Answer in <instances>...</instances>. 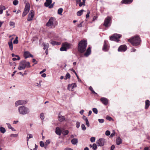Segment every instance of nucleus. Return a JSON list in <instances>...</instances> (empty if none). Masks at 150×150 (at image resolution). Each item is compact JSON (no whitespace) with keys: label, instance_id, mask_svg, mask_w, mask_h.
<instances>
[{"label":"nucleus","instance_id":"1","mask_svg":"<svg viewBox=\"0 0 150 150\" xmlns=\"http://www.w3.org/2000/svg\"><path fill=\"white\" fill-rule=\"evenodd\" d=\"M87 45V41L84 40H82L80 41L78 44V50L79 52L83 53L86 49Z\"/></svg>","mask_w":150,"mask_h":150},{"label":"nucleus","instance_id":"2","mask_svg":"<svg viewBox=\"0 0 150 150\" xmlns=\"http://www.w3.org/2000/svg\"><path fill=\"white\" fill-rule=\"evenodd\" d=\"M128 40L134 46L140 45L141 41L140 38L138 36H134L133 37L128 39Z\"/></svg>","mask_w":150,"mask_h":150},{"label":"nucleus","instance_id":"3","mask_svg":"<svg viewBox=\"0 0 150 150\" xmlns=\"http://www.w3.org/2000/svg\"><path fill=\"white\" fill-rule=\"evenodd\" d=\"M18 110L20 114L23 115L28 114L30 112L29 109L23 105L19 107L18 108Z\"/></svg>","mask_w":150,"mask_h":150},{"label":"nucleus","instance_id":"4","mask_svg":"<svg viewBox=\"0 0 150 150\" xmlns=\"http://www.w3.org/2000/svg\"><path fill=\"white\" fill-rule=\"evenodd\" d=\"M30 67V62L24 60L21 61L18 69L20 70H21L24 69L26 67L29 68Z\"/></svg>","mask_w":150,"mask_h":150},{"label":"nucleus","instance_id":"5","mask_svg":"<svg viewBox=\"0 0 150 150\" xmlns=\"http://www.w3.org/2000/svg\"><path fill=\"white\" fill-rule=\"evenodd\" d=\"M55 19L54 17H51L49 19L48 22L46 23L47 26L51 28H54L57 25Z\"/></svg>","mask_w":150,"mask_h":150},{"label":"nucleus","instance_id":"6","mask_svg":"<svg viewBox=\"0 0 150 150\" xmlns=\"http://www.w3.org/2000/svg\"><path fill=\"white\" fill-rule=\"evenodd\" d=\"M70 45L68 43L65 42L62 44V47L60 49L61 51H66L67 49H69L70 47Z\"/></svg>","mask_w":150,"mask_h":150},{"label":"nucleus","instance_id":"7","mask_svg":"<svg viewBox=\"0 0 150 150\" xmlns=\"http://www.w3.org/2000/svg\"><path fill=\"white\" fill-rule=\"evenodd\" d=\"M122 36L120 34L115 33L111 36L110 38V40L118 42L119 41V39Z\"/></svg>","mask_w":150,"mask_h":150},{"label":"nucleus","instance_id":"8","mask_svg":"<svg viewBox=\"0 0 150 150\" xmlns=\"http://www.w3.org/2000/svg\"><path fill=\"white\" fill-rule=\"evenodd\" d=\"M30 9V5L29 3L26 4L24 11L23 13L22 16L24 17L29 12Z\"/></svg>","mask_w":150,"mask_h":150},{"label":"nucleus","instance_id":"9","mask_svg":"<svg viewBox=\"0 0 150 150\" xmlns=\"http://www.w3.org/2000/svg\"><path fill=\"white\" fill-rule=\"evenodd\" d=\"M111 20V18L110 16L107 17L105 19L103 25L105 27L109 26L110 25Z\"/></svg>","mask_w":150,"mask_h":150},{"label":"nucleus","instance_id":"10","mask_svg":"<svg viewBox=\"0 0 150 150\" xmlns=\"http://www.w3.org/2000/svg\"><path fill=\"white\" fill-rule=\"evenodd\" d=\"M105 140L104 138H100L96 142L98 146H102L104 145Z\"/></svg>","mask_w":150,"mask_h":150},{"label":"nucleus","instance_id":"11","mask_svg":"<svg viewBox=\"0 0 150 150\" xmlns=\"http://www.w3.org/2000/svg\"><path fill=\"white\" fill-rule=\"evenodd\" d=\"M27 101L25 100H19L16 101L15 103V105L16 107L20 105L25 104L27 103Z\"/></svg>","mask_w":150,"mask_h":150},{"label":"nucleus","instance_id":"12","mask_svg":"<svg viewBox=\"0 0 150 150\" xmlns=\"http://www.w3.org/2000/svg\"><path fill=\"white\" fill-rule=\"evenodd\" d=\"M34 16V13L33 10H31L28 15L27 20L30 21L32 20Z\"/></svg>","mask_w":150,"mask_h":150},{"label":"nucleus","instance_id":"13","mask_svg":"<svg viewBox=\"0 0 150 150\" xmlns=\"http://www.w3.org/2000/svg\"><path fill=\"white\" fill-rule=\"evenodd\" d=\"M23 56L25 59H27L29 57H33V56L30 52L27 51H25L23 54Z\"/></svg>","mask_w":150,"mask_h":150},{"label":"nucleus","instance_id":"14","mask_svg":"<svg viewBox=\"0 0 150 150\" xmlns=\"http://www.w3.org/2000/svg\"><path fill=\"white\" fill-rule=\"evenodd\" d=\"M127 47L125 45H123L120 46L118 49L119 52H125L127 49Z\"/></svg>","mask_w":150,"mask_h":150},{"label":"nucleus","instance_id":"15","mask_svg":"<svg viewBox=\"0 0 150 150\" xmlns=\"http://www.w3.org/2000/svg\"><path fill=\"white\" fill-rule=\"evenodd\" d=\"M106 40H105L103 47V50L105 52L108 51V45L106 43Z\"/></svg>","mask_w":150,"mask_h":150},{"label":"nucleus","instance_id":"16","mask_svg":"<svg viewBox=\"0 0 150 150\" xmlns=\"http://www.w3.org/2000/svg\"><path fill=\"white\" fill-rule=\"evenodd\" d=\"M100 101L105 105H106L108 103V101L107 98L104 97H102L100 99Z\"/></svg>","mask_w":150,"mask_h":150},{"label":"nucleus","instance_id":"17","mask_svg":"<svg viewBox=\"0 0 150 150\" xmlns=\"http://www.w3.org/2000/svg\"><path fill=\"white\" fill-rule=\"evenodd\" d=\"M91 48L90 47H89L86 50V52L84 54V55L86 57H88L91 54Z\"/></svg>","mask_w":150,"mask_h":150},{"label":"nucleus","instance_id":"18","mask_svg":"<svg viewBox=\"0 0 150 150\" xmlns=\"http://www.w3.org/2000/svg\"><path fill=\"white\" fill-rule=\"evenodd\" d=\"M60 112H59L58 115V120L60 122H62L65 120V118L64 116L61 115Z\"/></svg>","mask_w":150,"mask_h":150},{"label":"nucleus","instance_id":"19","mask_svg":"<svg viewBox=\"0 0 150 150\" xmlns=\"http://www.w3.org/2000/svg\"><path fill=\"white\" fill-rule=\"evenodd\" d=\"M76 83H74L71 84H69L68 85V88L69 89H71L72 90L75 87H76Z\"/></svg>","mask_w":150,"mask_h":150},{"label":"nucleus","instance_id":"20","mask_svg":"<svg viewBox=\"0 0 150 150\" xmlns=\"http://www.w3.org/2000/svg\"><path fill=\"white\" fill-rule=\"evenodd\" d=\"M52 0H46V2L44 3V6L46 7H49L50 5L52 3Z\"/></svg>","mask_w":150,"mask_h":150},{"label":"nucleus","instance_id":"21","mask_svg":"<svg viewBox=\"0 0 150 150\" xmlns=\"http://www.w3.org/2000/svg\"><path fill=\"white\" fill-rule=\"evenodd\" d=\"M133 1V0H122L121 3L122 4H129Z\"/></svg>","mask_w":150,"mask_h":150},{"label":"nucleus","instance_id":"22","mask_svg":"<svg viewBox=\"0 0 150 150\" xmlns=\"http://www.w3.org/2000/svg\"><path fill=\"white\" fill-rule=\"evenodd\" d=\"M55 133H56L59 136L61 135L62 132L59 127H57L55 129Z\"/></svg>","mask_w":150,"mask_h":150},{"label":"nucleus","instance_id":"23","mask_svg":"<svg viewBox=\"0 0 150 150\" xmlns=\"http://www.w3.org/2000/svg\"><path fill=\"white\" fill-rule=\"evenodd\" d=\"M116 144L117 145H119L122 143V140L120 137H117L116 140Z\"/></svg>","mask_w":150,"mask_h":150},{"label":"nucleus","instance_id":"24","mask_svg":"<svg viewBox=\"0 0 150 150\" xmlns=\"http://www.w3.org/2000/svg\"><path fill=\"white\" fill-rule=\"evenodd\" d=\"M150 105V101L148 100H146L145 101V109H147L149 108Z\"/></svg>","mask_w":150,"mask_h":150},{"label":"nucleus","instance_id":"25","mask_svg":"<svg viewBox=\"0 0 150 150\" xmlns=\"http://www.w3.org/2000/svg\"><path fill=\"white\" fill-rule=\"evenodd\" d=\"M78 142V139L76 138L73 139L71 141V142L74 145L76 144Z\"/></svg>","mask_w":150,"mask_h":150},{"label":"nucleus","instance_id":"26","mask_svg":"<svg viewBox=\"0 0 150 150\" xmlns=\"http://www.w3.org/2000/svg\"><path fill=\"white\" fill-rule=\"evenodd\" d=\"M10 49L11 50H12L13 49V43L12 42V40L10 41H9L8 42Z\"/></svg>","mask_w":150,"mask_h":150},{"label":"nucleus","instance_id":"27","mask_svg":"<svg viewBox=\"0 0 150 150\" xmlns=\"http://www.w3.org/2000/svg\"><path fill=\"white\" fill-rule=\"evenodd\" d=\"M84 11V10L83 9H82L81 10L78 11L76 13L77 15L78 16H81L83 13V12Z\"/></svg>","mask_w":150,"mask_h":150},{"label":"nucleus","instance_id":"28","mask_svg":"<svg viewBox=\"0 0 150 150\" xmlns=\"http://www.w3.org/2000/svg\"><path fill=\"white\" fill-rule=\"evenodd\" d=\"M43 46H44V47L43 48L44 50H45L46 49H47L49 47V44L48 43H43Z\"/></svg>","mask_w":150,"mask_h":150},{"label":"nucleus","instance_id":"29","mask_svg":"<svg viewBox=\"0 0 150 150\" xmlns=\"http://www.w3.org/2000/svg\"><path fill=\"white\" fill-rule=\"evenodd\" d=\"M69 133V132L68 130H65L63 129L62 131V134L64 136H65L67 135Z\"/></svg>","mask_w":150,"mask_h":150},{"label":"nucleus","instance_id":"30","mask_svg":"<svg viewBox=\"0 0 150 150\" xmlns=\"http://www.w3.org/2000/svg\"><path fill=\"white\" fill-rule=\"evenodd\" d=\"M0 131L2 133L4 134L6 132V129L3 127H0Z\"/></svg>","mask_w":150,"mask_h":150},{"label":"nucleus","instance_id":"31","mask_svg":"<svg viewBox=\"0 0 150 150\" xmlns=\"http://www.w3.org/2000/svg\"><path fill=\"white\" fill-rule=\"evenodd\" d=\"M70 75L69 73H67L66 74L64 79L65 80H67L68 79H69L70 77Z\"/></svg>","mask_w":150,"mask_h":150},{"label":"nucleus","instance_id":"32","mask_svg":"<svg viewBox=\"0 0 150 150\" xmlns=\"http://www.w3.org/2000/svg\"><path fill=\"white\" fill-rule=\"evenodd\" d=\"M63 9L62 8H59L58 10V13L59 15H62Z\"/></svg>","mask_w":150,"mask_h":150},{"label":"nucleus","instance_id":"33","mask_svg":"<svg viewBox=\"0 0 150 150\" xmlns=\"http://www.w3.org/2000/svg\"><path fill=\"white\" fill-rule=\"evenodd\" d=\"M89 89L92 92V93H94V94H96V95L97 94V93H96L95 92V91H94V90L93 89L92 87L91 86H90L89 88Z\"/></svg>","mask_w":150,"mask_h":150},{"label":"nucleus","instance_id":"34","mask_svg":"<svg viewBox=\"0 0 150 150\" xmlns=\"http://www.w3.org/2000/svg\"><path fill=\"white\" fill-rule=\"evenodd\" d=\"M97 148V146L96 144L94 143L92 145V149L93 150H96Z\"/></svg>","mask_w":150,"mask_h":150},{"label":"nucleus","instance_id":"35","mask_svg":"<svg viewBox=\"0 0 150 150\" xmlns=\"http://www.w3.org/2000/svg\"><path fill=\"white\" fill-rule=\"evenodd\" d=\"M33 136L32 134H28L27 135V138L28 139H30L33 138Z\"/></svg>","mask_w":150,"mask_h":150},{"label":"nucleus","instance_id":"36","mask_svg":"<svg viewBox=\"0 0 150 150\" xmlns=\"http://www.w3.org/2000/svg\"><path fill=\"white\" fill-rule=\"evenodd\" d=\"M13 4L16 6L18 4V1L17 0H14L13 2Z\"/></svg>","mask_w":150,"mask_h":150},{"label":"nucleus","instance_id":"37","mask_svg":"<svg viewBox=\"0 0 150 150\" xmlns=\"http://www.w3.org/2000/svg\"><path fill=\"white\" fill-rule=\"evenodd\" d=\"M93 111L96 114H97L98 113V110L96 108H94L92 109Z\"/></svg>","mask_w":150,"mask_h":150},{"label":"nucleus","instance_id":"38","mask_svg":"<svg viewBox=\"0 0 150 150\" xmlns=\"http://www.w3.org/2000/svg\"><path fill=\"white\" fill-rule=\"evenodd\" d=\"M40 146L42 147H43L45 145L44 143L42 141L40 142Z\"/></svg>","mask_w":150,"mask_h":150},{"label":"nucleus","instance_id":"39","mask_svg":"<svg viewBox=\"0 0 150 150\" xmlns=\"http://www.w3.org/2000/svg\"><path fill=\"white\" fill-rule=\"evenodd\" d=\"M40 117L42 120H43L45 118L44 113H41L40 115Z\"/></svg>","mask_w":150,"mask_h":150},{"label":"nucleus","instance_id":"40","mask_svg":"<svg viewBox=\"0 0 150 150\" xmlns=\"http://www.w3.org/2000/svg\"><path fill=\"white\" fill-rule=\"evenodd\" d=\"M18 37H16L15 40L13 41V43L14 44H17L18 43Z\"/></svg>","mask_w":150,"mask_h":150},{"label":"nucleus","instance_id":"41","mask_svg":"<svg viewBox=\"0 0 150 150\" xmlns=\"http://www.w3.org/2000/svg\"><path fill=\"white\" fill-rule=\"evenodd\" d=\"M115 132L114 130L112 131V132L111 133V134H110V138H112V137L114 135H115Z\"/></svg>","mask_w":150,"mask_h":150},{"label":"nucleus","instance_id":"42","mask_svg":"<svg viewBox=\"0 0 150 150\" xmlns=\"http://www.w3.org/2000/svg\"><path fill=\"white\" fill-rule=\"evenodd\" d=\"M81 127L82 129L84 131V130H86V127L85 125L84 124H82L81 125Z\"/></svg>","mask_w":150,"mask_h":150},{"label":"nucleus","instance_id":"43","mask_svg":"<svg viewBox=\"0 0 150 150\" xmlns=\"http://www.w3.org/2000/svg\"><path fill=\"white\" fill-rule=\"evenodd\" d=\"M110 132L109 130H107L105 132V135L107 136H108L110 135Z\"/></svg>","mask_w":150,"mask_h":150},{"label":"nucleus","instance_id":"44","mask_svg":"<svg viewBox=\"0 0 150 150\" xmlns=\"http://www.w3.org/2000/svg\"><path fill=\"white\" fill-rule=\"evenodd\" d=\"M85 122H86V125L88 127H89L90 126L89 122L88 119H85Z\"/></svg>","mask_w":150,"mask_h":150},{"label":"nucleus","instance_id":"45","mask_svg":"<svg viewBox=\"0 0 150 150\" xmlns=\"http://www.w3.org/2000/svg\"><path fill=\"white\" fill-rule=\"evenodd\" d=\"M95 138L94 137H91L90 139V141L92 142H94L95 140Z\"/></svg>","mask_w":150,"mask_h":150},{"label":"nucleus","instance_id":"46","mask_svg":"<svg viewBox=\"0 0 150 150\" xmlns=\"http://www.w3.org/2000/svg\"><path fill=\"white\" fill-rule=\"evenodd\" d=\"M50 139H47L46 140V142H45V144L48 145L50 144Z\"/></svg>","mask_w":150,"mask_h":150},{"label":"nucleus","instance_id":"47","mask_svg":"<svg viewBox=\"0 0 150 150\" xmlns=\"http://www.w3.org/2000/svg\"><path fill=\"white\" fill-rule=\"evenodd\" d=\"M50 43L53 45H54L56 44V41L52 40L50 42Z\"/></svg>","mask_w":150,"mask_h":150},{"label":"nucleus","instance_id":"48","mask_svg":"<svg viewBox=\"0 0 150 150\" xmlns=\"http://www.w3.org/2000/svg\"><path fill=\"white\" fill-rule=\"evenodd\" d=\"M55 3L54 2L53 3H52V4H51L50 5V6H49V8H52L54 6V5Z\"/></svg>","mask_w":150,"mask_h":150},{"label":"nucleus","instance_id":"49","mask_svg":"<svg viewBox=\"0 0 150 150\" xmlns=\"http://www.w3.org/2000/svg\"><path fill=\"white\" fill-rule=\"evenodd\" d=\"M98 121L100 123H103L104 121V120L103 119H99Z\"/></svg>","mask_w":150,"mask_h":150},{"label":"nucleus","instance_id":"50","mask_svg":"<svg viewBox=\"0 0 150 150\" xmlns=\"http://www.w3.org/2000/svg\"><path fill=\"white\" fill-rule=\"evenodd\" d=\"M0 8L3 11L4 10H5L6 9V8L4 6L1 5L0 6Z\"/></svg>","mask_w":150,"mask_h":150},{"label":"nucleus","instance_id":"51","mask_svg":"<svg viewBox=\"0 0 150 150\" xmlns=\"http://www.w3.org/2000/svg\"><path fill=\"white\" fill-rule=\"evenodd\" d=\"M75 74L76 75V77H77V79H78V81L79 82H82L81 80V79H80L79 76L77 75V73L76 74Z\"/></svg>","mask_w":150,"mask_h":150},{"label":"nucleus","instance_id":"52","mask_svg":"<svg viewBox=\"0 0 150 150\" xmlns=\"http://www.w3.org/2000/svg\"><path fill=\"white\" fill-rule=\"evenodd\" d=\"M83 21L81 22L80 24H78L77 25V26L79 28L81 27L82 26V24H83Z\"/></svg>","mask_w":150,"mask_h":150},{"label":"nucleus","instance_id":"53","mask_svg":"<svg viewBox=\"0 0 150 150\" xmlns=\"http://www.w3.org/2000/svg\"><path fill=\"white\" fill-rule=\"evenodd\" d=\"M76 127L77 128H78L80 126V123L79 122H77L76 123Z\"/></svg>","mask_w":150,"mask_h":150},{"label":"nucleus","instance_id":"54","mask_svg":"<svg viewBox=\"0 0 150 150\" xmlns=\"http://www.w3.org/2000/svg\"><path fill=\"white\" fill-rule=\"evenodd\" d=\"M17 136H18V135L17 134H11L10 135V137H17Z\"/></svg>","mask_w":150,"mask_h":150},{"label":"nucleus","instance_id":"55","mask_svg":"<svg viewBox=\"0 0 150 150\" xmlns=\"http://www.w3.org/2000/svg\"><path fill=\"white\" fill-rule=\"evenodd\" d=\"M14 24L15 23L11 21L10 22V25L11 26H14Z\"/></svg>","mask_w":150,"mask_h":150},{"label":"nucleus","instance_id":"56","mask_svg":"<svg viewBox=\"0 0 150 150\" xmlns=\"http://www.w3.org/2000/svg\"><path fill=\"white\" fill-rule=\"evenodd\" d=\"M6 124L7 125L9 129H11V125L9 123H6Z\"/></svg>","mask_w":150,"mask_h":150},{"label":"nucleus","instance_id":"57","mask_svg":"<svg viewBox=\"0 0 150 150\" xmlns=\"http://www.w3.org/2000/svg\"><path fill=\"white\" fill-rule=\"evenodd\" d=\"M41 82L40 81L39 83H37V85H36V86H38L39 87H40L41 86V84H40Z\"/></svg>","mask_w":150,"mask_h":150},{"label":"nucleus","instance_id":"58","mask_svg":"<svg viewBox=\"0 0 150 150\" xmlns=\"http://www.w3.org/2000/svg\"><path fill=\"white\" fill-rule=\"evenodd\" d=\"M90 12L88 11L86 15V18H87L89 17Z\"/></svg>","mask_w":150,"mask_h":150},{"label":"nucleus","instance_id":"59","mask_svg":"<svg viewBox=\"0 0 150 150\" xmlns=\"http://www.w3.org/2000/svg\"><path fill=\"white\" fill-rule=\"evenodd\" d=\"M82 5L85 6V4H84L82 2H80L79 4V6L80 7H81Z\"/></svg>","mask_w":150,"mask_h":150},{"label":"nucleus","instance_id":"60","mask_svg":"<svg viewBox=\"0 0 150 150\" xmlns=\"http://www.w3.org/2000/svg\"><path fill=\"white\" fill-rule=\"evenodd\" d=\"M26 71H25V72L23 74H22V73H21V72H20L19 73V74H20L22 76H23L24 75L27 74V73H26Z\"/></svg>","mask_w":150,"mask_h":150},{"label":"nucleus","instance_id":"61","mask_svg":"<svg viewBox=\"0 0 150 150\" xmlns=\"http://www.w3.org/2000/svg\"><path fill=\"white\" fill-rule=\"evenodd\" d=\"M46 70V69H44L42 71H41L40 72V74H42V73H43L44 72H45Z\"/></svg>","mask_w":150,"mask_h":150},{"label":"nucleus","instance_id":"62","mask_svg":"<svg viewBox=\"0 0 150 150\" xmlns=\"http://www.w3.org/2000/svg\"><path fill=\"white\" fill-rule=\"evenodd\" d=\"M84 112V110H82L80 111L79 113L81 115H82L83 113Z\"/></svg>","mask_w":150,"mask_h":150},{"label":"nucleus","instance_id":"63","mask_svg":"<svg viewBox=\"0 0 150 150\" xmlns=\"http://www.w3.org/2000/svg\"><path fill=\"white\" fill-rule=\"evenodd\" d=\"M38 147V146L37 145H36V144H35V147L33 149V150H37Z\"/></svg>","mask_w":150,"mask_h":150},{"label":"nucleus","instance_id":"64","mask_svg":"<svg viewBox=\"0 0 150 150\" xmlns=\"http://www.w3.org/2000/svg\"><path fill=\"white\" fill-rule=\"evenodd\" d=\"M64 150H73L72 149L69 148H67L65 149Z\"/></svg>","mask_w":150,"mask_h":150}]
</instances>
